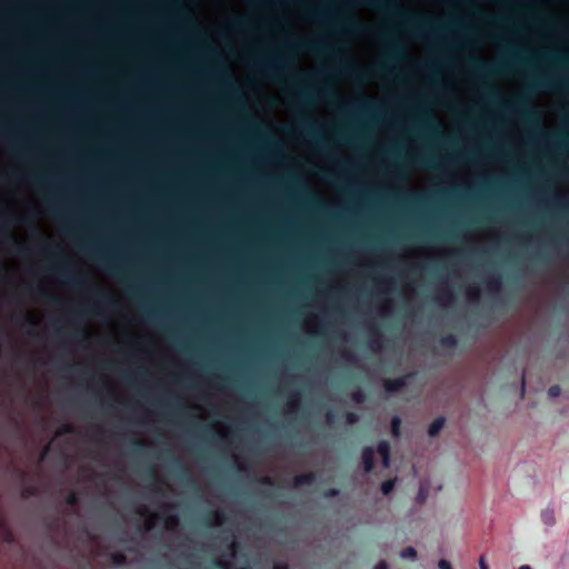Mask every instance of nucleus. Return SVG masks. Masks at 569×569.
<instances>
[{
  "label": "nucleus",
  "instance_id": "obj_1",
  "mask_svg": "<svg viewBox=\"0 0 569 569\" xmlns=\"http://www.w3.org/2000/svg\"><path fill=\"white\" fill-rule=\"evenodd\" d=\"M363 6L369 8L388 11L399 17H402L406 24L412 29L417 37L436 38L439 34V28L431 23L428 19H422L411 13L405 12L400 9L397 2L391 0H357Z\"/></svg>",
  "mask_w": 569,
  "mask_h": 569
},
{
  "label": "nucleus",
  "instance_id": "obj_2",
  "mask_svg": "<svg viewBox=\"0 0 569 569\" xmlns=\"http://www.w3.org/2000/svg\"><path fill=\"white\" fill-rule=\"evenodd\" d=\"M308 16L315 21H329L337 28L348 32H360L365 29V26L355 14H346L341 12L336 16H329L327 11L322 9H313Z\"/></svg>",
  "mask_w": 569,
  "mask_h": 569
},
{
  "label": "nucleus",
  "instance_id": "obj_3",
  "mask_svg": "<svg viewBox=\"0 0 569 569\" xmlns=\"http://www.w3.org/2000/svg\"><path fill=\"white\" fill-rule=\"evenodd\" d=\"M526 62L518 53H511L510 59L497 63L475 59L471 61V67L478 76L489 77L506 72L515 63Z\"/></svg>",
  "mask_w": 569,
  "mask_h": 569
},
{
  "label": "nucleus",
  "instance_id": "obj_4",
  "mask_svg": "<svg viewBox=\"0 0 569 569\" xmlns=\"http://www.w3.org/2000/svg\"><path fill=\"white\" fill-rule=\"evenodd\" d=\"M53 273L66 284L80 290L91 289L87 282V274L69 263L52 269Z\"/></svg>",
  "mask_w": 569,
  "mask_h": 569
},
{
  "label": "nucleus",
  "instance_id": "obj_5",
  "mask_svg": "<svg viewBox=\"0 0 569 569\" xmlns=\"http://www.w3.org/2000/svg\"><path fill=\"white\" fill-rule=\"evenodd\" d=\"M309 74L303 70L296 71L292 78L293 93L292 99L300 106H309L313 100V92L306 86Z\"/></svg>",
  "mask_w": 569,
  "mask_h": 569
},
{
  "label": "nucleus",
  "instance_id": "obj_6",
  "mask_svg": "<svg viewBox=\"0 0 569 569\" xmlns=\"http://www.w3.org/2000/svg\"><path fill=\"white\" fill-rule=\"evenodd\" d=\"M258 68L270 74H276L278 71H284L295 68L293 61H290L284 56L268 57L257 61Z\"/></svg>",
  "mask_w": 569,
  "mask_h": 569
},
{
  "label": "nucleus",
  "instance_id": "obj_7",
  "mask_svg": "<svg viewBox=\"0 0 569 569\" xmlns=\"http://www.w3.org/2000/svg\"><path fill=\"white\" fill-rule=\"evenodd\" d=\"M562 87H565L562 81L547 73H539L535 76L533 80L529 84V89L531 91L559 89Z\"/></svg>",
  "mask_w": 569,
  "mask_h": 569
},
{
  "label": "nucleus",
  "instance_id": "obj_8",
  "mask_svg": "<svg viewBox=\"0 0 569 569\" xmlns=\"http://www.w3.org/2000/svg\"><path fill=\"white\" fill-rule=\"evenodd\" d=\"M286 49L288 51H306V52H316L320 50L327 49L322 42L315 39H297L293 41H289L286 44Z\"/></svg>",
  "mask_w": 569,
  "mask_h": 569
},
{
  "label": "nucleus",
  "instance_id": "obj_9",
  "mask_svg": "<svg viewBox=\"0 0 569 569\" xmlns=\"http://www.w3.org/2000/svg\"><path fill=\"white\" fill-rule=\"evenodd\" d=\"M168 453L172 458L174 468L178 470L177 478L186 486L197 487V480L192 477L189 469L182 463L181 459L173 456L171 451H168Z\"/></svg>",
  "mask_w": 569,
  "mask_h": 569
},
{
  "label": "nucleus",
  "instance_id": "obj_10",
  "mask_svg": "<svg viewBox=\"0 0 569 569\" xmlns=\"http://www.w3.org/2000/svg\"><path fill=\"white\" fill-rule=\"evenodd\" d=\"M92 257L96 258L100 262L101 267H103L110 273H121L120 263L118 259L111 256L103 254L100 250H92Z\"/></svg>",
  "mask_w": 569,
  "mask_h": 569
},
{
  "label": "nucleus",
  "instance_id": "obj_11",
  "mask_svg": "<svg viewBox=\"0 0 569 569\" xmlns=\"http://www.w3.org/2000/svg\"><path fill=\"white\" fill-rule=\"evenodd\" d=\"M412 375L410 373V375H406V376L398 377L395 379H389V378L385 379L383 388L389 393H396V392L402 390L407 386V380Z\"/></svg>",
  "mask_w": 569,
  "mask_h": 569
},
{
  "label": "nucleus",
  "instance_id": "obj_12",
  "mask_svg": "<svg viewBox=\"0 0 569 569\" xmlns=\"http://www.w3.org/2000/svg\"><path fill=\"white\" fill-rule=\"evenodd\" d=\"M368 342H369V346L370 348L376 351L378 349L381 348L382 346V332L381 330L375 326V325H370L369 326V338H368Z\"/></svg>",
  "mask_w": 569,
  "mask_h": 569
},
{
  "label": "nucleus",
  "instance_id": "obj_13",
  "mask_svg": "<svg viewBox=\"0 0 569 569\" xmlns=\"http://www.w3.org/2000/svg\"><path fill=\"white\" fill-rule=\"evenodd\" d=\"M361 460L363 469L367 473L371 472L375 468V451L371 447H365L361 451Z\"/></svg>",
  "mask_w": 569,
  "mask_h": 569
},
{
  "label": "nucleus",
  "instance_id": "obj_14",
  "mask_svg": "<svg viewBox=\"0 0 569 569\" xmlns=\"http://www.w3.org/2000/svg\"><path fill=\"white\" fill-rule=\"evenodd\" d=\"M317 475L313 471L305 472L295 476L293 478V486L295 487H302V486H311L316 482Z\"/></svg>",
  "mask_w": 569,
  "mask_h": 569
},
{
  "label": "nucleus",
  "instance_id": "obj_15",
  "mask_svg": "<svg viewBox=\"0 0 569 569\" xmlns=\"http://www.w3.org/2000/svg\"><path fill=\"white\" fill-rule=\"evenodd\" d=\"M227 520L226 515L221 510L209 511L204 517V522L208 526H221Z\"/></svg>",
  "mask_w": 569,
  "mask_h": 569
},
{
  "label": "nucleus",
  "instance_id": "obj_16",
  "mask_svg": "<svg viewBox=\"0 0 569 569\" xmlns=\"http://www.w3.org/2000/svg\"><path fill=\"white\" fill-rule=\"evenodd\" d=\"M300 126L309 137L315 138L317 140L321 138V131L308 118H301Z\"/></svg>",
  "mask_w": 569,
  "mask_h": 569
},
{
  "label": "nucleus",
  "instance_id": "obj_17",
  "mask_svg": "<svg viewBox=\"0 0 569 569\" xmlns=\"http://www.w3.org/2000/svg\"><path fill=\"white\" fill-rule=\"evenodd\" d=\"M96 293L98 297L99 305L108 307V308H112V309L118 308V302L106 290L96 289Z\"/></svg>",
  "mask_w": 569,
  "mask_h": 569
},
{
  "label": "nucleus",
  "instance_id": "obj_18",
  "mask_svg": "<svg viewBox=\"0 0 569 569\" xmlns=\"http://www.w3.org/2000/svg\"><path fill=\"white\" fill-rule=\"evenodd\" d=\"M436 301L442 306H448L455 301L456 297L451 289L441 288L438 295L435 297Z\"/></svg>",
  "mask_w": 569,
  "mask_h": 569
},
{
  "label": "nucleus",
  "instance_id": "obj_19",
  "mask_svg": "<svg viewBox=\"0 0 569 569\" xmlns=\"http://www.w3.org/2000/svg\"><path fill=\"white\" fill-rule=\"evenodd\" d=\"M506 107L517 109L526 118H532L535 116V111L532 110V108L525 106L523 99H519L515 102H509Z\"/></svg>",
  "mask_w": 569,
  "mask_h": 569
},
{
  "label": "nucleus",
  "instance_id": "obj_20",
  "mask_svg": "<svg viewBox=\"0 0 569 569\" xmlns=\"http://www.w3.org/2000/svg\"><path fill=\"white\" fill-rule=\"evenodd\" d=\"M12 320H14L16 322H19L20 320H22V327L26 329L27 333L30 336L36 335V332L33 331V328L37 325V322L31 317L16 315L12 317Z\"/></svg>",
  "mask_w": 569,
  "mask_h": 569
},
{
  "label": "nucleus",
  "instance_id": "obj_21",
  "mask_svg": "<svg viewBox=\"0 0 569 569\" xmlns=\"http://www.w3.org/2000/svg\"><path fill=\"white\" fill-rule=\"evenodd\" d=\"M58 332L67 340H84L87 338L86 328L82 326L77 327L76 330L71 333H66L61 330H58Z\"/></svg>",
  "mask_w": 569,
  "mask_h": 569
},
{
  "label": "nucleus",
  "instance_id": "obj_22",
  "mask_svg": "<svg viewBox=\"0 0 569 569\" xmlns=\"http://www.w3.org/2000/svg\"><path fill=\"white\" fill-rule=\"evenodd\" d=\"M485 282H486L488 289L492 292L499 291L501 289L502 282H501L500 274L491 273V274L487 276Z\"/></svg>",
  "mask_w": 569,
  "mask_h": 569
},
{
  "label": "nucleus",
  "instance_id": "obj_23",
  "mask_svg": "<svg viewBox=\"0 0 569 569\" xmlns=\"http://www.w3.org/2000/svg\"><path fill=\"white\" fill-rule=\"evenodd\" d=\"M548 142H550L556 148H562L566 146L567 136L562 132H556L552 134L546 136Z\"/></svg>",
  "mask_w": 569,
  "mask_h": 569
},
{
  "label": "nucleus",
  "instance_id": "obj_24",
  "mask_svg": "<svg viewBox=\"0 0 569 569\" xmlns=\"http://www.w3.org/2000/svg\"><path fill=\"white\" fill-rule=\"evenodd\" d=\"M445 423H446L445 417L440 416V417L436 418L429 426L428 435L430 437H436L440 432V430L445 427Z\"/></svg>",
  "mask_w": 569,
  "mask_h": 569
},
{
  "label": "nucleus",
  "instance_id": "obj_25",
  "mask_svg": "<svg viewBox=\"0 0 569 569\" xmlns=\"http://www.w3.org/2000/svg\"><path fill=\"white\" fill-rule=\"evenodd\" d=\"M411 161L421 168H428V169L436 168L435 161L431 157L418 156V157L411 158Z\"/></svg>",
  "mask_w": 569,
  "mask_h": 569
},
{
  "label": "nucleus",
  "instance_id": "obj_26",
  "mask_svg": "<svg viewBox=\"0 0 569 569\" xmlns=\"http://www.w3.org/2000/svg\"><path fill=\"white\" fill-rule=\"evenodd\" d=\"M401 198L409 203H421L425 200V197L421 193L415 191H406L400 193Z\"/></svg>",
  "mask_w": 569,
  "mask_h": 569
},
{
  "label": "nucleus",
  "instance_id": "obj_27",
  "mask_svg": "<svg viewBox=\"0 0 569 569\" xmlns=\"http://www.w3.org/2000/svg\"><path fill=\"white\" fill-rule=\"evenodd\" d=\"M378 106L379 104L376 101H373L372 99H369V98H360L359 103H358V108L361 111H365L368 113L376 110L378 108Z\"/></svg>",
  "mask_w": 569,
  "mask_h": 569
},
{
  "label": "nucleus",
  "instance_id": "obj_28",
  "mask_svg": "<svg viewBox=\"0 0 569 569\" xmlns=\"http://www.w3.org/2000/svg\"><path fill=\"white\" fill-rule=\"evenodd\" d=\"M230 27L236 30V31H242L244 29H248L249 28V21L248 19L241 17V16H236L231 22H230Z\"/></svg>",
  "mask_w": 569,
  "mask_h": 569
},
{
  "label": "nucleus",
  "instance_id": "obj_29",
  "mask_svg": "<svg viewBox=\"0 0 569 569\" xmlns=\"http://www.w3.org/2000/svg\"><path fill=\"white\" fill-rule=\"evenodd\" d=\"M148 475H149V478H151L152 480H154L157 482L153 487V492L159 496H164L163 483L157 479L156 470L152 466L148 467Z\"/></svg>",
  "mask_w": 569,
  "mask_h": 569
},
{
  "label": "nucleus",
  "instance_id": "obj_30",
  "mask_svg": "<svg viewBox=\"0 0 569 569\" xmlns=\"http://www.w3.org/2000/svg\"><path fill=\"white\" fill-rule=\"evenodd\" d=\"M111 563L116 567L126 566L128 562L127 556L123 552L116 551L110 553Z\"/></svg>",
  "mask_w": 569,
  "mask_h": 569
},
{
  "label": "nucleus",
  "instance_id": "obj_31",
  "mask_svg": "<svg viewBox=\"0 0 569 569\" xmlns=\"http://www.w3.org/2000/svg\"><path fill=\"white\" fill-rule=\"evenodd\" d=\"M390 432L393 438H399L401 433V419L395 416L390 422Z\"/></svg>",
  "mask_w": 569,
  "mask_h": 569
},
{
  "label": "nucleus",
  "instance_id": "obj_32",
  "mask_svg": "<svg viewBox=\"0 0 569 569\" xmlns=\"http://www.w3.org/2000/svg\"><path fill=\"white\" fill-rule=\"evenodd\" d=\"M377 452L381 458L391 456L390 443L387 440L379 441L377 445Z\"/></svg>",
  "mask_w": 569,
  "mask_h": 569
},
{
  "label": "nucleus",
  "instance_id": "obj_33",
  "mask_svg": "<svg viewBox=\"0 0 569 569\" xmlns=\"http://www.w3.org/2000/svg\"><path fill=\"white\" fill-rule=\"evenodd\" d=\"M130 445H131V452L133 455H140L143 452L144 448H146V442L143 440H140V439H131L130 440Z\"/></svg>",
  "mask_w": 569,
  "mask_h": 569
},
{
  "label": "nucleus",
  "instance_id": "obj_34",
  "mask_svg": "<svg viewBox=\"0 0 569 569\" xmlns=\"http://www.w3.org/2000/svg\"><path fill=\"white\" fill-rule=\"evenodd\" d=\"M541 520L547 526H552L556 523V517L552 509H546L541 512Z\"/></svg>",
  "mask_w": 569,
  "mask_h": 569
},
{
  "label": "nucleus",
  "instance_id": "obj_35",
  "mask_svg": "<svg viewBox=\"0 0 569 569\" xmlns=\"http://www.w3.org/2000/svg\"><path fill=\"white\" fill-rule=\"evenodd\" d=\"M440 343L443 347L453 348L458 343V339L455 335L448 333L440 339Z\"/></svg>",
  "mask_w": 569,
  "mask_h": 569
},
{
  "label": "nucleus",
  "instance_id": "obj_36",
  "mask_svg": "<svg viewBox=\"0 0 569 569\" xmlns=\"http://www.w3.org/2000/svg\"><path fill=\"white\" fill-rule=\"evenodd\" d=\"M386 40H388L390 42V57L393 58V59H398L400 57H402V49L401 47L393 42V41H390L389 38L385 37Z\"/></svg>",
  "mask_w": 569,
  "mask_h": 569
},
{
  "label": "nucleus",
  "instance_id": "obj_37",
  "mask_svg": "<svg viewBox=\"0 0 569 569\" xmlns=\"http://www.w3.org/2000/svg\"><path fill=\"white\" fill-rule=\"evenodd\" d=\"M395 486H396V479H388V480H385L382 483H381V492L385 495V496H388L390 495L393 489H395Z\"/></svg>",
  "mask_w": 569,
  "mask_h": 569
},
{
  "label": "nucleus",
  "instance_id": "obj_38",
  "mask_svg": "<svg viewBox=\"0 0 569 569\" xmlns=\"http://www.w3.org/2000/svg\"><path fill=\"white\" fill-rule=\"evenodd\" d=\"M164 522L168 529H173L180 523V518L178 515H168L164 518Z\"/></svg>",
  "mask_w": 569,
  "mask_h": 569
},
{
  "label": "nucleus",
  "instance_id": "obj_39",
  "mask_svg": "<svg viewBox=\"0 0 569 569\" xmlns=\"http://www.w3.org/2000/svg\"><path fill=\"white\" fill-rule=\"evenodd\" d=\"M7 239L9 240V242L13 246V248L21 254H24L26 251L28 250L24 246H22L20 242L17 241V239L11 234L9 233Z\"/></svg>",
  "mask_w": 569,
  "mask_h": 569
},
{
  "label": "nucleus",
  "instance_id": "obj_40",
  "mask_svg": "<svg viewBox=\"0 0 569 569\" xmlns=\"http://www.w3.org/2000/svg\"><path fill=\"white\" fill-rule=\"evenodd\" d=\"M69 507H77L79 505V496L74 491H70L64 499Z\"/></svg>",
  "mask_w": 569,
  "mask_h": 569
},
{
  "label": "nucleus",
  "instance_id": "obj_41",
  "mask_svg": "<svg viewBox=\"0 0 569 569\" xmlns=\"http://www.w3.org/2000/svg\"><path fill=\"white\" fill-rule=\"evenodd\" d=\"M23 222H24V220L22 218L13 217V216H4L3 220H2L3 226H7V227H11L13 224L23 223Z\"/></svg>",
  "mask_w": 569,
  "mask_h": 569
},
{
  "label": "nucleus",
  "instance_id": "obj_42",
  "mask_svg": "<svg viewBox=\"0 0 569 569\" xmlns=\"http://www.w3.org/2000/svg\"><path fill=\"white\" fill-rule=\"evenodd\" d=\"M213 565H214V567H217L219 569H233V565L231 562H228V561H224L221 559L214 560ZM240 569H251V568L249 566H244Z\"/></svg>",
  "mask_w": 569,
  "mask_h": 569
},
{
  "label": "nucleus",
  "instance_id": "obj_43",
  "mask_svg": "<svg viewBox=\"0 0 569 569\" xmlns=\"http://www.w3.org/2000/svg\"><path fill=\"white\" fill-rule=\"evenodd\" d=\"M467 297L469 301H478L480 299V289L478 287H470L467 290Z\"/></svg>",
  "mask_w": 569,
  "mask_h": 569
},
{
  "label": "nucleus",
  "instance_id": "obj_44",
  "mask_svg": "<svg viewBox=\"0 0 569 569\" xmlns=\"http://www.w3.org/2000/svg\"><path fill=\"white\" fill-rule=\"evenodd\" d=\"M401 558H411L415 559L417 557V551L413 547H407L400 552Z\"/></svg>",
  "mask_w": 569,
  "mask_h": 569
},
{
  "label": "nucleus",
  "instance_id": "obj_45",
  "mask_svg": "<svg viewBox=\"0 0 569 569\" xmlns=\"http://www.w3.org/2000/svg\"><path fill=\"white\" fill-rule=\"evenodd\" d=\"M351 398L355 402L362 403L366 400V393L363 390L358 389L351 395Z\"/></svg>",
  "mask_w": 569,
  "mask_h": 569
},
{
  "label": "nucleus",
  "instance_id": "obj_46",
  "mask_svg": "<svg viewBox=\"0 0 569 569\" xmlns=\"http://www.w3.org/2000/svg\"><path fill=\"white\" fill-rule=\"evenodd\" d=\"M486 97L488 99H497L499 98L498 91L492 86L485 87Z\"/></svg>",
  "mask_w": 569,
  "mask_h": 569
},
{
  "label": "nucleus",
  "instance_id": "obj_47",
  "mask_svg": "<svg viewBox=\"0 0 569 569\" xmlns=\"http://www.w3.org/2000/svg\"><path fill=\"white\" fill-rule=\"evenodd\" d=\"M345 418L348 425H355L359 421V416L351 411L346 412Z\"/></svg>",
  "mask_w": 569,
  "mask_h": 569
},
{
  "label": "nucleus",
  "instance_id": "obj_48",
  "mask_svg": "<svg viewBox=\"0 0 569 569\" xmlns=\"http://www.w3.org/2000/svg\"><path fill=\"white\" fill-rule=\"evenodd\" d=\"M550 59H552L556 63L560 64V66H569V60L567 59L566 56H549Z\"/></svg>",
  "mask_w": 569,
  "mask_h": 569
},
{
  "label": "nucleus",
  "instance_id": "obj_49",
  "mask_svg": "<svg viewBox=\"0 0 569 569\" xmlns=\"http://www.w3.org/2000/svg\"><path fill=\"white\" fill-rule=\"evenodd\" d=\"M560 387L558 385H555V386H551L549 389H548V396L550 398H556L560 395Z\"/></svg>",
  "mask_w": 569,
  "mask_h": 569
},
{
  "label": "nucleus",
  "instance_id": "obj_50",
  "mask_svg": "<svg viewBox=\"0 0 569 569\" xmlns=\"http://www.w3.org/2000/svg\"><path fill=\"white\" fill-rule=\"evenodd\" d=\"M339 495V490L337 488H330L325 491L323 497L326 498H335Z\"/></svg>",
  "mask_w": 569,
  "mask_h": 569
},
{
  "label": "nucleus",
  "instance_id": "obj_51",
  "mask_svg": "<svg viewBox=\"0 0 569 569\" xmlns=\"http://www.w3.org/2000/svg\"><path fill=\"white\" fill-rule=\"evenodd\" d=\"M426 499H427V492L422 488H420L418 496H417V500H418V502L423 503L426 501Z\"/></svg>",
  "mask_w": 569,
  "mask_h": 569
},
{
  "label": "nucleus",
  "instance_id": "obj_52",
  "mask_svg": "<svg viewBox=\"0 0 569 569\" xmlns=\"http://www.w3.org/2000/svg\"><path fill=\"white\" fill-rule=\"evenodd\" d=\"M438 567L439 569H452L450 562L446 559H441L439 562H438Z\"/></svg>",
  "mask_w": 569,
  "mask_h": 569
},
{
  "label": "nucleus",
  "instance_id": "obj_53",
  "mask_svg": "<svg viewBox=\"0 0 569 569\" xmlns=\"http://www.w3.org/2000/svg\"><path fill=\"white\" fill-rule=\"evenodd\" d=\"M46 251L50 252V253H61L62 250L59 249L58 247H53L51 244H46L44 247Z\"/></svg>",
  "mask_w": 569,
  "mask_h": 569
},
{
  "label": "nucleus",
  "instance_id": "obj_54",
  "mask_svg": "<svg viewBox=\"0 0 569 569\" xmlns=\"http://www.w3.org/2000/svg\"><path fill=\"white\" fill-rule=\"evenodd\" d=\"M33 181L38 184H42L47 181V178L42 174H36L33 176Z\"/></svg>",
  "mask_w": 569,
  "mask_h": 569
},
{
  "label": "nucleus",
  "instance_id": "obj_55",
  "mask_svg": "<svg viewBox=\"0 0 569 569\" xmlns=\"http://www.w3.org/2000/svg\"><path fill=\"white\" fill-rule=\"evenodd\" d=\"M123 380L129 385H132L134 382L133 377L130 372L123 373Z\"/></svg>",
  "mask_w": 569,
  "mask_h": 569
},
{
  "label": "nucleus",
  "instance_id": "obj_56",
  "mask_svg": "<svg viewBox=\"0 0 569 569\" xmlns=\"http://www.w3.org/2000/svg\"><path fill=\"white\" fill-rule=\"evenodd\" d=\"M238 548H239V542L233 539L231 541V543L229 545V549L231 550L232 553H234Z\"/></svg>",
  "mask_w": 569,
  "mask_h": 569
},
{
  "label": "nucleus",
  "instance_id": "obj_57",
  "mask_svg": "<svg viewBox=\"0 0 569 569\" xmlns=\"http://www.w3.org/2000/svg\"><path fill=\"white\" fill-rule=\"evenodd\" d=\"M373 569H388V563L385 560L379 561Z\"/></svg>",
  "mask_w": 569,
  "mask_h": 569
},
{
  "label": "nucleus",
  "instance_id": "obj_58",
  "mask_svg": "<svg viewBox=\"0 0 569 569\" xmlns=\"http://www.w3.org/2000/svg\"><path fill=\"white\" fill-rule=\"evenodd\" d=\"M60 431H61V433H70L72 431V428L70 425L64 423V425H62Z\"/></svg>",
  "mask_w": 569,
  "mask_h": 569
},
{
  "label": "nucleus",
  "instance_id": "obj_59",
  "mask_svg": "<svg viewBox=\"0 0 569 569\" xmlns=\"http://www.w3.org/2000/svg\"><path fill=\"white\" fill-rule=\"evenodd\" d=\"M381 460H382V466L385 468H389L390 467L391 456L383 457V458H381Z\"/></svg>",
  "mask_w": 569,
  "mask_h": 569
},
{
  "label": "nucleus",
  "instance_id": "obj_60",
  "mask_svg": "<svg viewBox=\"0 0 569 569\" xmlns=\"http://www.w3.org/2000/svg\"><path fill=\"white\" fill-rule=\"evenodd\" d=\"M272 569H289V566L286 562L274 563Z\"/></svg>",
  "mask_w": 569,
  "mask_h": 569
},
{
  "label": "nucleus",
  "instance_id": "obj_61",
  "mask_svg": "<svg viewBox=\"0 0 569 569\" xmlns=\"http://www.w3.org/2000/svg\"><path fill=\"white\" fill-rule=\"evenodd\" d=\"M326 419H327V422H328L329 425H332V423L335 422V415H333V412H332V411H329V412L327 413V416H326Z\"/></svg>",
  "mask_w": 569,
  "mask_h": 569
},
{
  "label": "nucleus",
  "instance_id": "obj_62",
  "mask_svg": "<svg viewBox=\"0 0 569 569\" xmlns=\"http://www.w3.org/2000/svg\"><path fill=\"white\" fill-rule=\"evenodd\" d=\"M259 482H260V483H263V485H270V486H271V485H273V482H272L271 478H269V477H262V478H260V479H259Z\"/></svg>",
  "mask_w": 569,
  "mask_h": 569
},
{
  "label": "nucleus",
  "instance_id": "obj_63",
  "mask_svg": "<svg viewBox=\"0 0 569 569\" xmlns=\"http://www.w3.org/2000/svg\"><path fill=\"white\" fill-rule=\"evenodd\" d=\"M427 128H428L429 130L435 131V130H438V129H439V126H438V123H436V122H428Z\"/></svg>",
  "mask_w": 569,
  "mask_h": 569
},
{
  "label": "nucleus",
  "instance_id": "obj_64",
  "mask_svg": "<svg viewBox=\"0 0 569 569\" xmlns=\"http://www.w3.org/2000/svg\"><path fill=\"white\" fill-rule=\"evenodd\" d=\"M479 567L480 569H489V566L486 563L483 557H481L479 560Z\"/></svg>",
  "mask_w": 569,
  "mask_h": 569
}]
</instances>
